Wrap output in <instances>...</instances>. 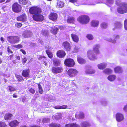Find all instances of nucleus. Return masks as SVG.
<instances>
[{"label": "nucleus", "instance_id": "nucleus-24", "mask_svg": "<svg viewBox=\"0 0 127 127\" xmlns=\"http://www.w3.org/2000/svg\"><path fill=\"white\" fill-rule=\"evenodd\" d=\"M91 24L92 26L94 27H97L99 25V21L97 20H93L91 21Z\"/></svg>", "mask_w": 127, "mask_h": 127}, {"label": "nucleus", "instance_id": "nucleus-51", "mask_svg": "<svg viewBox=\"0 0 127 127\" xmlns=\"http://www.w3.org/2000/svg\"><path fill=\"white\" fill-rule=\"evenodd\" d=\"M61 109H64L68 108L67 106L66 105H64L62 106H61Z\"/></svg>", "mask_w": 127, "mask_h": 127}, {"label": "nucleus", "instance_id": "nucleus-5", "mask_svg": "<svg viewBox=\"0 0 127 127\" xmlns=\"http://www.w3.org/2000/svg\"><path fill=\"white\" fill-rule=\"evenodd\" d=\"M7 40L11 44H15L18 42L20 41L19 37L17 36H9L7 37Z\"/></svg>", "mask_w": 127, "mask_h": 127}, {"label": "nucleus", "instance_id": "nucleus-29", "mask_svg": "<svg viewBox=\"0 0 127 127\" xmlns=\"http://www.w3.org/2000/svg\"><path fill=\"white\" fill-rule=\"evenodd\" d=\"M106 66V64L104 63H102L98 64V67L99 69L103 70L104 69Z\"/></svg>", "mask_w": 127, "mask_h": 127}, {"label": "nucleus", "instance_id": "nucleus-20", "mask_svg": "<svg viewBox=\"0 0 127 127\" xmlns=\"http://www.w3.org/2000/svg\"><path fill=\"white\" fill-rule=\"evenodd\" d=\"M46 59V57L45 56H41L39 57L38 59L39 60H40L42 64H44L46 66L47 64V62L46 61V60H47Z\"/></svg>", "mask_w": 127, "mask_h": 127}, {"label": "nucleus", "instance_id": "nucleus-36", "mask_svg": "<svg viewBox=\"0 0 127 127\" xmlns=\"http://www.w3.org/2000/svg\"><path fill=\"white\" fill-rule=\"evenodd\" d=\"M46 52L49 58L50 59L53 58V55L52 52H50L49 50H46Z\"/></svg>", "mask_w": 127, "mask_h": 127}, {"label": "nucleus", "instance_id": "nucleus-19", "mask_svg": "<svg viewBox=\"0 0 127 127\" xmlns=\"http://www.w3.org/2000/svg\"><path fill=\"white\" fill-rule=\"evenodd\" d=\"M71 36L73 41L75 42L78 43L79 41V38L78 36L74 33L71 34Z\"/></svg>", "mask_w": 127, "mask_h": 127}, {"label": "nucleus", "instance_id": "nucleus-39", "mask_svg": "<svg viewBox=\"0 0 127 127\" xmlns=\"http://www.w3.org/2000/svg\"><path fill=\"white\" fill-rule=\"evenodd\" d=\"M7 90L10 92L15 91H16V89L11 86H9L7 88Z\"/></svg>", "mask_w": 127, "mask_h": 127}, {"label": "nucleus", "instance_id": "nucleus-11", "mask_svg": "<svg viewBox=\"0 0 127 127\" xmlns=\"http://www.w3.org/2000/svg\"><path fill=\"white\" fill-rule=\"evenodd\" d=\"M62 46L64 47V50L67 52L71 50V48L70 44L67 41L63 42Z\"/></svg>", "mask_w": 127, "mask_h": 127}, {"label": "nucleus", "instance_id": "nucleus-53", "mask_svg": "<svg viewBox=\"0 0 127 127\" xmlns=\"http://www.w3.org/2000/svg\"><path fill=\"white\" fill-rule=\"evenodd\" d=\"M29 91L30 93L32 94H34L35 92V90L32 88H31L29 90Z\"/></svg>", "mask_w": 127, "mask_h": 127}, {"label": "nucleus", "instance_id": "nucleus-22", "mask_svg": "<svg viewBox=\"0 0 127 127\" xmlns=\"http://www.w3.org/2000/svg\"><path fill=\"white\" fill-rule=\"evenodd\" d=\"M77 61L78 62L81 64H85L86 62L85 59L82 57L79 56H77Z\"/></svg>", "mask_w": 127, "mask_h": 127}, {"label": "nucleus", "instance_id": "nucleus-55", "mask_svg": "<svg viewBox=\"0 0 127 127\" xmlns=\"http://www.w3.org/2000/svg\"><path fill=\"white\" fill-rule=\"evenodd\" d=\"M106 1L109 4H112L114 2L113 0H106Z\"/></svg>", "mask_w": 127, "mask_h": 127}, {"label": "nucleus", "instance_id": "nucleus-59", "mask_svg": "<svg viewBox=\"0 0 127 127\" xmlns=\"http://www.w3.org/2000/svg\"><path fill=\"white\" fill-rule=\"evenodd\" d=\"M20 51H21L24 55H26V51L23 49H21L20 50Z\"/></svg>", "mask_w": 127, "mask_h": 127}, {"label": "nucleus", "instance_id": "nucleus-7", "mask_svg": "<svg viewBox=\"0 0 127 127\" xmlns=\"http://www.w3.org/2000/svg\"><path fill=\"white\" fill-rule=\"evenodd\" d=\"M78 72L77 70L73 68L69 69L67 71V74L71 78L75 77Z\"/></svg>", "mask_w": 127, "mask_h": 127}, {"label": "nucleus", "instance_id": "nucleus-48", "mask_svg": "<svg viewBox=\"0 0 127 127\" xmlns=\"http://www.w3.org/2000/svg\"><path fill=\"white\" fill-rule=\"evenodd\" d=\"M95 71L93 69H90L88 70L87 72L89 74H92L94 73Z\"/></svg>", "mask_w": 127, "mask_h": 127}, {"label": "nucleus", "instance_id": "nucleus-23", "mask_svg": "<svg viewBox=\"0 0 127 127\" xmlns=\"http://www.w3.org/2000/svg\"><path fill=\"white\" fill-rule=\"evenodd\" d=\"M15 77L18 82H23L24 81L23 76L15 74Z\"/></svg>", "mask_w": 127, "mask_h": 127}, {"label": "nucleus", "instance_id": "nucleus-57", "mask_svg": "<svg viewBox=\"0 0 127 127\" xmlns=\"http://www.w3.org/2000/svg\"><path fill=\"white\" fill-rule=\"evenodd\" d=\"M54 108L56 109H61V106H56L54 107Z\"/></svg>", "mask_w": 127, "mask_h": 127}, {"label": "nucleus", "instance_id": "nucleus-42", "mask_svg": "<svg viewBox=\"0 0 127 127\" xmlns=\"http://www.w3.org/2000/svg\"><path fill=\"white\" fill-rule=\"evenodd\" d=\"M37 85L38 87L39 93L40 94H42L43 92V90L40 84V83L38 84Z\"/></svg>", "mask_w": 127, "mask_h": 127}, {"label": "nucleus", "instance_id": "nucleus-15", "mask_svg": "<svg viewBox=\"0 0 127 127\" xmlns=\"http://www.w3.org/2000/svg\"><path fill=\"white\" fill-rule=\"evenodd\" d=\"M66 55V53L63 50H59L56 53L57 56L59 58H63Z\"/></svg>", "mask_w": 127, "mask_h": 127}, {"label": "nucleus", "instance_id": "nucleus-37", "mask_svg": "<svg viewBox=\"0 0 127 127\" xmlns=\"http://www.w3.org/2000/svg\"><path fill=\"white\" fill-rule=\"evenodd\" d=\"M81 125L82 127H88L91 126V124L89 122L85 121L82 123Z\"/></svg>", "mask_w": 127, "mask_h": 127}, {"label": "nucleus", "instance_id": "nucleus-45", "mask_svg": "<svg viewBox=\"0 0 127 127\" xmlns=\"http://www.w3.org/2000/svg\"><path fill=\"white\" fill-rule=\"evenodd\" d=\"M7 125L5 123L3 122L0 121V127H7Z\"/></svg>", "mask_w": 127, "mask_h": 127}, {"label": "nucleus", "instance_id": "nucleus-18", "mask_svg": "<svg viewBox=\"0 0 127 127\" xmlns=\"http://www.w3.org/2000/svg\"><path fill=\"white\" fill-rule=\"evenodd\" d=\"M19 122L17 120H14L10 122L9 125L11 127H16L17 126Z\"/></svg>", "mask_w": 127, "mask_h": 127}, {"label": "nucleus", "instance_id": "nucleus-43", "mask_svg": "<svg viewBox=\"0 0 127 127\" xmlns=\"http://www.w3.org/2000/svg\"><path fill=\"white\" fill-rule=\"evenodd\" d=\"M86 37L89 40H92L94 39V37L92 34H87Z\"/></svg>", "mask_w": 127, "mask_h": 127}, {"label": "nucleus", "instance_id": "nucleus-21", "mask_svg": "<svg viewBox=\"0 0 127 127\" xmlns=\"http://www.w3.org/2000/svg\"><path fill=\"white\" fill-rule=\"evenodd\" d=\"M12 114L8 112L5 114L4 116V119L5 120H10L11 119V117L13 116Z\"/></svg>", "mask_w": 127, "mask_h": 127}, {"label": "nucleus", "instance_id": "nucleus-41", "mask_svg": "<svg viewBox=\"0 0 127 127\" xmlns=\"http://www.w3.org/2000/svg\"><path fill=\"white\" fill-rule=\"evenodd\" d=\"M19 3L21 4L25 5L28 2V0H18Z\"/></svg>", "mask_w": 127, "mask_h": 127}, {"label": "nucleus", "instance_id": "nucleus-40", "mask_svg": "<svg viewBox=\"0 0 127 127\" xmlns=\"http://www.w3.org/2000/svg\"><path fill=\"white\" fill-rule=\"evenodd\" d=\"M49 126L51 127H61L60 124L54 123L50 124Z\"/></svg>", "mask_w": 127, "mask_h": 127}, {"label": "nucleus", "instance_id": "nucleus-52", "mask_svg": "<svg viewBox=\"0 0 127 127\" xmlns=\"http://www.w3.org/2000/svg\"><path fill=\"white\" fill-rule=\"evenodd\" d=\"M14 47L18 49H20L22 47V45L21 44H18L17 45H15L14 46Z\"/></svg>", "mask_w": 127, "mask_h": 127}, {"label": "nucleus", "instance_id": "nucleus-4", "mask_svg": "<svg viewBox=\"0 0 127 127\" xmlns=\"http://www.w3.org/2000/svg\"><path fill=\"white\" fill-rule=\"evenodd\" d=\"M30 13L32 14H39L41 12V9L37 6H33L31 7L29 9Z\"/></svg>", "mask_w": 127, "mask_h": 127}, {"label": "nucleus", "instance_id": "nucleus-35", "mask_svg": "<svg viewBox=\"0 0 127 127\" xmlns=\"http://www.w3.org/2000/svg\"><path fill=\"white\" fill-rule=\"evenodd\" d=\"M103 72L107 74H109L112 73V70L109 68H106L103 71Z\"/></svg>", "mask_w": 127, "mask_h": 127}, {"label": "nucleus", "instance_id": "nucleus-28", "mask_svg": "<svg viewBox=\"0 0 127 127\" xmlns=\"http://www.w3.org/2000/svg\"><path fill=\"white\" fill-rule=\"evenodd\" d=\"M68 23H73L75 21L74 18L73 17L68 16L66 20Z\"/></svg>", "mask_w": 127, "mask_h": 127}, {"label": "nucleus", "instance_id": "nucleus-6", "mask_svg": "<svg viewBox=\"0 0 127 127\" xmlns=\"http://www.w3.org/2000/svg\"><path fill=\"white\" fill-rule=\"evenodd\" d=\"M12 11L14 12L18 13L21 11L22 7L21 5L17 2L14 3L12 6Z\"/></svg>", "mask_w": 127, "mask_h": 127}, {"label": "nucleus", "instance_id": "nucleus-1", "mask_svg": "<svg viewBox=\"0 0 127 127\" xmlns=\"http://www.w3.org/2000/svg\"><path fill=\"white\" fill-rule=\"evenodd\" d=\"M77 21L82 24H86L90 22L89 17L86 14H83L79 16L77 18Z\"/></svg>", "mask_w": 127, "mask_h": 127}, {"label": "nucleus", "instance_id": "nucleus-9", "mask_svg": "<svg viewBox=\"0 0 127 127\" xmlns=\"http://www.w3.org/2000/svg\"><path fill=\"white\" fill-rule=\"evenodd\" d=\"M51 71L54 74H58L62 72L63 69V68L61 67L53 66L52 67Z\"/></svg>", "mask_w": 127, "mask_h": 127}, {"label": "nucleus", "instance_id": "nucleus-46", "mask_svg": "<svg viewBox=\"0 0 127 127\" xmlns=\"http://www.w3.org/2000/svg\"><path fill=\"white\" fill-rule=\"evenodd\" d=\"M48 31L44 30H42L41 32V34L44 35H47L48 34Z\"/></svg>", "mask_w": 127, "mask_h": 127}, {"label": "nucleus", "instance_id": "nucleus-34", "mask_svg": "<svg viewBox=\"0 0 127 127\" xmlns=\"http://www.w3.org/2000/svg\"><path fill=\"white\" fill-rule=\"evenodd\" d=\"M107 24L105 22H102L100 24V27L102 29H105L107 28Z\"/></svg>", "mask_w": 127, "mask_h": 127}, {"label": "nucleus", "instance_id": "nucleus-25", "mask_svg": "<svg viewBox=\"0 0 127 127\" xmlns=\"http://www.w3.org/2000/svg\"><path fill=\"white\" fill-rule=\"evenodd\" d=\"M64 6V3L62 1L60 0H57V7L59 8H62Z\"/></svg>", "mask_w": 127, "mask_h": 127}, {"label": "nucleus", "instance_id": "nucleus-38", "mask_svg": "<svg viewBox=\"0 0 127 127\" xmlns=\"http://www.w3.org/2000/svg\"><path fill=\"white\" fill-rule=\"evenodd\" d=\"M69 2L74 4H76L77 5H79L80 4L79 0H68Z\"/></svg>", "mask_w": 127, "mask_h": 127}, {"label": "nucleus", "instance_id": "nucleus-63", "mask_svg": "<svg viewBox=\"0 0 127 127\" xmlns=\"http://www.w3.org/2000/svg\"><path fill=\"white\" fill-rule=\"evenodd\" d=\"M13 97L14 98H17V95H16V93H14L13 95Z\"/></svg>", "mask_w": 127, "mask_h": 127}, {"label": "nucleus", "instance_id": "nucleus-54", "mask_svg": "<svg viewBox=\"0 0 127 127\" xmlns=\"http://www.w3.org/2000/svg\"><path fill=\"white\" fill-rule=\"evenodd\" d=\"M7 51L9 53L11 54L13 53V51L10 49L9 46H8L7 47Z\"/></svg>", "mask_w": 127, "mask_h": 127}, {"label": "nucleus", "instance_id": "nucleus-8", "mask_svg": "<svg viewBox=\"0 0 127 127\" xmlns=\"http://www.w3.org/2000/svg\"><path fill=\"white\" fill-rule=\"evenodd\" d=\"M32 18L36 22H41L44 19L43 16L41 14H39L33 15Z\"/></svg>", "mask_w": 127, "mask_h": 127}, {"label": "nucleus", "instance_id": "nucleus-32", "mask_svg": "<svg viewBox=\"0 0 127 127\" xmlns=\"http://www.w3.org/2000/svg\"><path fill=\"white\" fill-rule=\"evenodd\" d=\"M116 76L114 75H111L109 76L108 77V79L111 81H114L116 78Z\"/></svg>", "mask_w": 127, "mask_h": 127}, {"label": "nucleus", "instance_id": "nucleus-3", "mask_svg": "<svg viewBox=\"0 0 127 127\" xmlns=\"http://www.w3.org/2000/svg\"><path fill=\"white\" fill-rule=\"evenodd\" d=\"M64 64L66 66L70 67H74L75 64L73 59L70 58L65 59L64 61Z\"/></svg>", "mask_w": 127, "mask_h": 127}, {"label": "nucleus", "instance_id": "nucleus-14", "mask_svg": "<svg viewBox=\"0 0 127 127\" xmlns=\"http://www.w3.org/2000/svg\"><path fill=\"white\" fill-rule=\"evenodd\" d=\"M27 19V16L26 14L23 13L16 18L17 20L19 21L26 22Z\"/></svg>", "mask_w": 127, "mask_h": 127}, {"label": "nucleus", "instance_id": "nucleus-61", "mask_svg": "<svg viewBox=\"0 0 127 127\" xmlns=\"http://www.w3.org/2000/svg\"><path fill=\"white\" fill-rule=\"evenodd\" d=\"M120 3V1L118 0H117L115 2V4L118 6L119 5Z\"/></svg>", "mask_w": 127, "mask_h": 127}, {"label": "nucleus", "instance_id": "nucleus-62", "mask_svg": "<svg viewBox=\"0 0 127 127\" xmlns=\"http://www.w3.org/2000/svg\"><path fill=\"white\" fill-rule=\"evenodd\" d=\"M29 127H40L39 126H38L36 125H30Z\"/></svg>", "mask_w": 127, "mask_h": 127}, {"label": "nucleus", "instance_id": "nucleus-26", "mask_svg": "<svg viewBox=\"0 0 127 127\" xmlns=\"http://www.w3.org/2000/svg\"><path fill=\"white\" fill-rule=\"evenodd\" d=\"M58 31L59 28L55 26L53 27L52 28L50 32L53 34L55 35L57 33Z\"/></svg>", "mask_w": 127, "mask_h": 127}, {"label": "nucleus", "instance_id": "nucleus-50", "mask_svg": "<svg viewBox=\"0 0 127 127\" xmlns=\"http://www.w3.org/2000/svg\"><path fill=\"white\" fill-rule=\"evenodd\" d=\"M27 59L26 57L23 58L22 59V63L23 64H24L26 62Z\"/></svg>", "mask_w": 127, "mask_h": 127}, {"label": "nucleus", "instance_id": "nucleus-58", "mask_svg": "<svg viewBox=\"0 0 127 127\" xmlns=\"http://www.w3.org/2000/svg\"><path fill=\"white\" fill-rule=\"evenodd\" d=\"M123 110L127 112V104L124 106L123 108Z\"/></svg>", "mask_w": 127, "mask_h": 127}, {"label": "nucleus", "instance_id": "nucleus-44", "mask_svg": "<svg viewBox=\"0 0 127 127\" xmlns=\"http://www.w3.org/2000/svg\"><path fill=\"white\" fill-rule=\"evenodd\" d=\"M80 119H83L84 118V114L82 112H80L78 115Z\"/></svg>", "mask_w": 127, "mask_h": 127}, {"label": "nucleus", "instance_id": "nucleus-17", "mask_svg": "<svg viewBox=\"0 0 127 127\" xmlns=\"http://www.w3.org/2000/svg\"><path fill=\"white\" fill-rule=\"evenodd\" d=\"M100 47V45L99 44H96L95 45L93 48V52L95 54H98L100 53V51L99 49Z\"/></svg>", "mask_w": 127, "mask_h": 127}, {"label": "nucleus", "instance_id": "nucleus-60", "mask_svg": "<svg viewBox=\"0 0 127 127\" xmlns=\"http://www.w3.org/2000/svg\"><path fill=\"white\" fill-rule=\"evenodd\" d=\"M59 28L60 30H62L64 29L65 27L64 26H60L59 27Z\"/></svg>", "mask_w": 127, "mask_h": 127}, {"label": "nucleus", "instance_id": "nucleus-64", "mask_svg": "<svg viewBox=\"0 0 127 127\" xmlns=\"http://www.w3.org/2000/svg\"><path fill=\"white\" fill-rule=\"evenodd\" d=\"M16 58L18 60H20V58L19 56H16Z\"/></svg>", "mask_w": 127, "mask_h": 127}, {"label": "nucleus", "instance_id": "nucleus-10", "mask_svg": "<svg viewBox=\"0 0 127 127\" xmlns=\"http://www.w3.org/2000/svg\"><path fill=\"white\" fill-rule=\"evenodd\" d=\"M87 56L88 58L90 60H95L96 59L95 54L92 50H89L87 53Z\"/></svg>", "mask_w": 127, "mask_h": 127}, {"label": "nucleus", "instance_id": "nucleus-56", "mask_svg": "<svg viewBox=\"0 0 127 127\" xmlns=\"http://www.w3.org/2000/svg\"><path fill=\"white\" fill-rule=\"evenodd\" d=\"M13 55H14L13 54H12V55H10L8 57V60H11L13 58Z\"/></svg>", "mask_w": 127, "mask_h": 127}, {"label": "nucleus", "instance_id": "nucleus-13", "mask_svg": "<svg viewBox=\"0 0 127 127\" xmlns=\"http://www.w3.org/2000/svg\"><path fill=\"white\" fill-rule=\"evenodd\" d=\"M30 71L29 68L23 70L22 73V76L24 78H29L30 77Z\"/></svg>", "mask_w": 127, "mask_h": 127}, {"label": "nucleus", "instance_id": "nucleus-16", "mask_svg": "<svg viewBox=\"0 0 127 127\" xmlns=\"http://www.w3.org/2000/svg\"><path fill=\"white\" fill-rule=\"evenodd\" d=\"M116 118L117 121L120 122L124 120V117L123 115L121 113H117L116 115Z\"/></svg>", "mask_w": 127, "mask_h": 127}, {"label": "nucleus", "instance_id": "nucleus-31", "mask_svg": "<svg viewBox=\"0 0 127 127\" xmlns=\"http://www.w3.org/2000/svg\"><path fill=\"white\" fill-rule=\"evenodd\" d=\"M65 127H80V126L75 123L66 124Z\"/></svg>", "mask_w": 127, "mask_h": 127}, {"label": "nucleus", "instance_id": "nucleus-12", "mask_svg": "<svg viewBox=\"0 0 127 127\" xmlns=\"http://www.w3.org/2000/svg\"><path fill=\"white\" fill-rule=\"evenodd\" d=\"M58 16L56 13L51 12L48 16L49 19L54 21L56 22L57 20Z\"/></svg>", "mask_w": 127, "mask_h": 127}, {"label": "nucleus", "instance_id": "nucleus-47", "mask_svg": "<svg viewBox=\"0 0 127 127\" xmlns=\"http://www.w3.org/2000/svg\"><path fill=\"white\" fill-rule=\"evenodd\" d=\"M15 26L17 28H20L22 25V23H16L15 24Z\"/></svg>", "mask_w": 127, "mask_h": 127}, {"label": "nucleus", "instance_id": "nucleus-30", "mask_svg": "<svg viewBox=\"0 0 127 127\" xmlns=\"http://www.w3.org/2000/svg\"><path fill=\"white\" fill-rule=\"evenodd\" d=\"M114 70L115 73H121L122 71L121 67L119 66L115 67L114 68Z\"/></svg>", "mask_w": 127, "mask_h": 127}, {"label": "nucleus", "instance_id": "nucleus-2", "mask_svg": "<svg viewBox=\"0 0 127 127\" xmlns=\"http://www.w3.org/2000/svg\"><path fill=\"white\" fill-rule=\"evenodd\" d=\"M120 6L117 8V12L119 13L123 14L127 12V3L122 2L120 4Z\"/></svg>", "mask_w": 127, "mask_h": 127}, {"label": "nucleus", "instance_id": "nucleus-49", "mask_svg": "<svg viewBox=\"0 0 127 127\" xmlns=\"http://www.w3.org/2000/svg\"><path fill=\"white\" fill-rule=\"evenodd\" d=\"M124 26L125 30H127V19L125 20L124 21Z\"/></svg>", "mask_w": 127, "mask_h": 127}, {"label": "nucleus", "instance_id": "nucleus-27", "mask_svg": "<svg viewBox=\"0 0 127 127\" xmlns=\"http://www.w3.org/2000/svg\"><path fill=\"white\" fill-rule=\"evenodd\" d=\"M31 35V33L29 31H24L22 34V36L25 38H27L30 37Z\"/></svg>", "mask_w": 127, "mask_h": 127}, {"label": "nucleus", "instance_id": "nucleus-33", "mask_svg": "<svg viewBox=\"0 0 127 127\" xmlns=\"http://www.w3.org/2000/svg\"><path fill=\"white\" fill-rule=\"evenodd\" d=\"M53 64L55 66L59 65L60 64V61L58 59H53Z\"/></svg>", "mask_w": 127, "mask_h": 127}]
</instances>
